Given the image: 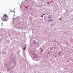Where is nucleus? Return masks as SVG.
Returning a JSON list of instances; mask_svg holds the SVG:
<instances>
[{
    "label": "nucleus",
    "instance_id": "7",
    "mask_svg": "<svg viewBox=\"0 0 73 73\" xmlns=\"http://www.w3.org/2000/svg\"><path fill=\"white\" fill-rule=\"evenodd\" d=\"M60 20H61V18H60Z\"/></svg>",
    "mask_w": 73,
    "mask_h": 73
},
{
    "label": "nucleus",
    "instance_id": "5",
    "mask_svg": "<svg viewBox=\"0 0 73 73\" xmlns=\"http://www.w3.org/2000/svg\"><path fill=\"white\" fill-rule=\"evenodd\" d=\"M41 17H43V16L41 15Z\"/></svg>",
    "mask_w": 73,
    "mask_h": 73
},
{
    "label": "nucleus",
    "instance_id": "4",
    "mask_svg": "<svg viewBox=\"0 0 73 73\" xmlns=\"http://www.w3.org/2000/svg\"><path fill=\"white\" fill-rule=\"evenodd\" d=\"M25 49H26V47H25L23 49H24V50H25Z\"/></svg>",
    "mask_w": 73,
    "mask_h": 73
},
{
    "label": "nucleus",
    "instance_id": "1",
    "mask_svg": "<svg viewBox=\"0 0 73 73\" xmlns=\"http://www.w3.org/2000/svg\"><path fill=\"white\" fill-rule=\"evenodd\" d=\"M1 19L3 21H7V20L8 19V17L7 15L4 14L3 16L1 17Z\"/></svg>",
    "mask_w": 73,
    "mask_h": 73
},
{
    "label": "nucleus",
    "instance_id": "3",
    "mask_svg": "<svg viewBox=\"0 0 73 73\" xmlns=\"http://www.w3.org/2000/svg\"><path fill=\"white\" fill-rule=\"evenodd\" d=\"M48 19H50V15H49L48 17Z\"/></svg>",
    "mask_w": 73,
    "mask_h": 73
},
{
    "label": "nucleus",
    "instance_id": "8",
    "mask_svg": "<svg viewBox=\"0 0 73 73\" xmlns=\"http://www.w3.org/2000/svg\"><path fill=\"white\" fill-rule=\"evenodd\" d=\"M1 24H3V23H1Z\"/></svg>",
    "mask_w": 73,
    "mask_h": 73
},
{
    "label": "nucleus",
    "instance_id": "6",
    "mask_svg": "<svg viewBox=\"0 0 73 73\" xmlns=\"http://www.w3.org/2000/svg\"><path fill=\"white\" fill-rule=\"evenodd\" d=\"M43 16H44V15H45V14H43Z\"/></svg>",
    "mask_w": 73,
    "mask_h": 73
},
{
    "label": "nucleus",
    "instance_id": "2",
    "mask_svg": "<svg viewBox=\"0 0 73 73\" xmlns=\"http://www.w3.org/2000/svg\"><path fill=\"white\" fill-rule=\"evenodd\" d=\"M53 21V20H52V19H49L48 22H49V21Z\"/></svg>",
    "mask_w": 73,
    "mask_h": 73
}]
</instances>
